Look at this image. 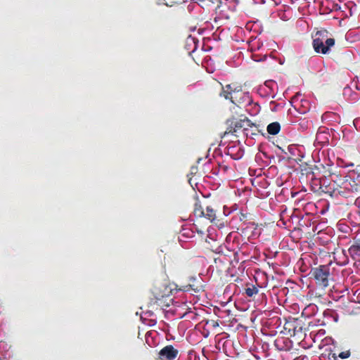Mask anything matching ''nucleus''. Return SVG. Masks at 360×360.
<instances>
[{"mask_svg":"<svg viewBox=\"0 0 360 360\" xmlns=\"http://www.w3.org/2000/svg\"><path fill=\"white\" fill-rule=\"evenodd\" d=\"M328 32L326 30L317 31L313 39V48L316 53L326 54L335 45V39L328 38Z\"/></svg>","mask_w":360,"mask_h":360,"instance_id":"f257e3e1","label":"nucleus"},{"mask_svg":"<svg viewBox=\"0 0 360 360\" xmlns=\"http://www.w3.org/2000/svg\"><path fill=\"white\" fill-rule=\"evenodd\" d=\"M310 274L319 288L324 289L328 286L330 269L328 266L321 265L317 268H314L311 270Z\"/></svg>","mask_w":360,"mask_h":360,"instance_id":"f03ea898","label":"nucleus"},{"mask_svg":"<svg viewBox=\"0 0 360 360\" xmlns=\"http://www.w3.org/2000/svg\"><path fill=\"white\" fill-rule=\"evenodd\" d=\"M253 125L254 124L247 117L239 120L232 121L229 127L224 132V136L226 134H233L237 136H239L238 134H242L243 136H248L249 127H252Z\"/></svg>","mask_w":360,"mask_h":360,"instance_id":"7ed1b4c3","label":"nucleus"},{"mask_svg":"<svg viewBox=\"0 0 360 360\" xmlns=\"http://www.w3.org/2000/svg\"><path fill=\"white\" fill-rule=\"evenodd\" d=\"M179 290L184 292H202L205 290L204 281L200 276H191L188 278V284L180 286Z\"/></svg>","mask_w":360,"mask_h":360,"instance_id":"20e7f679","label":"nucleus"},{"mask_svg":"<svg viewBox=\"0 0 360 360\" xmlns=\"http://www.w3.org/2000/svg\"><path fill=\"white\" fill-rule=\"evenodd\" d=\"M178 354L179 350L175 349L172 345H168L159 352L157 360H175Z\"/></svg>","mask_w":360,"mask_h":360,"instance_id":"39448f33","label":"nucleus"},{"mask_svg":"<svg viewBox=\"0 0 360 360\" xmlns=\"http://www.w3.org/2000/svg\"><path fill=\"white\" fill-rule=\"evenodd\" d=\"M221 86V91L219 95L224 97L225 99L229 100L235 93H240V84L237 82H233L229 84H226V86H223L222 84L220 83Z\"/></svg>","mask_w":360,"mask_h":360,"instance_id":"423d86ee","label":"nucleus"},{"mask_svg":"<svg viewBox=\"0 0 360 360\" xmlns=\"http://www.w3.org/2000/svg\"><path fill=\"white\" fill-rule=\"evenodd\" d=\"M239 92L240 93H235L229 100H230L232 103L236 105H239L240 104L246 102L250 103V98L249 94L243 91V86L241 84L240 85Z\"/></svg>","mask_w":360,"mask_h":360,"instance_id":"0eeeda50","label":"nucleus"},{"mask_svg":"<svg viewBox=\"0 0 360 360\" xmlns=\"http://www.w3.org/2000/svg\"><path fill=\"white\" fill-rule=\"evenodd\" d=\"M316 169L319 171V173L322 174L321 178V184H325L326 183V178L328 177H332L333 176L338 177V174L333 172L330 166L326 167L323 165H320V167L316 166Z\"/></svg>","mask_w":360,"mask_h":360,"instance_id":"6e6552de","label":"nucleus"},{"mask_svg":"<svg viewBox=\"0 0 360 360\" xmlns=\"http://www.w3.org/2000/svg\"><path fill=\"white\" fill-rule=\"evenodd\" d=\"M348 252L354 259L360 262V238L354 241V243L349 248Z\"/></svg>","mask_w":360,"mask_h":360,"instance_id":"1a4fd4ad","label":"nucleus"},{"mask_svg":"<svg viewBox=\"0 0 360 360\" xmlns=\"http://www.w3.org/2000/svg\"><path fill=\"white\" fill-rule=\"evenodd\" d=\"M343 184L345 185V188L348 189L349 194L360 193V184L356 183L354 180L344 181Z\"/></svg>","mask_w":360,"mask_h":360,"instance_id":"9d476101","label":"nucleus"},{"mask_svg":"<svg viewBox=\"0 0 360 360\" xmlns=\"http://www.w3.org/2000/svg\"><path fill=\"white\" fill-rule=\"evenodd\" d=\"M202 217H205L209 219L211 222L217 224V210L213 208L211 205H207L205 207V214Z\"/></svg>","mask_w":360,"mask_h":360,"instance_id":"9b49d317","label":"nucleus"},{"mask_svg":"<svg viewBox=\"0 0 360 360\" xmlns=\"http://www.w3.org/2000/svg\"><path fill=\"white\" fill-rule=\"evenodd\" d=\"M193 214L196 217H202L205 214L204 207L198 199L195 200L194 204Z\"/></svg>","mask_w":360,"mask_h":360,"instance_id":"f8f14e48","label":"nucleus"},{"mask_svg":"<svg viewBox=\"0 0 360 360\" xmlns=\"http://www.w3.org/2000/svg\"><path fill=\"white\" fill-rule=\"evenodd\" d=\"M267 132L271 135H276L281 130V125L278 122H274L267 126Z\"/></svg>","mask_w":360,"mask_h":360,"instance_id":"ddd939ff","label":"nucleus"},{"mask_svg":"<svg viewBox=\"0 0 360 360\" xmlns=\"http://www.w3.org/2000/svg\"><path fill=\"white\" fill-rule=\"evenodd\" d=\"M245 292L246 295L249 297H252L254 295L258 294L259 289L257 286L253 284L248 283L246 285V288H245Z\"/></svg>","mask_w":360,"mask_h":360,"instance_id":"4468645a","label":"nucleus"},{"mask_svg":"<svg viewBox=\"0 0 360 360\" xmlns=\"http://www.w3.org/2000/svg\"><path fill=\"white\" fill-rule=\"evenodd\" d=\"M298 322L296 320L292 321H286L284 324V333L287 335H291V333L293 330L295 329V326Z\"/></svg>","mask_w":360,"mask_h":360,"instance_id":"2eb2a0df","label":"nucleus"},{"mask_svg":"<svg viewBox=\"0 0 360 360\" xmlns=\"http://www.w3.org/2000/svg\"><path fill=\"white\" fill-rule=\"evenodd\" d=\"M333 193L335 195H339L346 198L352 197L349 194L348 189L345 188V186L343 187L340 186V188H333Z\"/></svg>","mask_w":360,"mask_h":360,"instance_id":"dca6fc26","label":"nucleus"},{"mask_svg":"<svg viewBox=\"0 0 360 360\" xmlns=\"http://www.w3.org/2000/svg\"><path fill=\"white\" fill-rule=\"evenodd\" d=\"M302 333V327L300 323H297L295 326V329L292 330L290 336L299 335Z\"/></svg>","mask_w":360,"mask_h":360,"instance_id":"f3484780","label":"nucleus"},{"mask_svg":"<svg viewBox=\"0 0 360 360\" xmlns=\"http://www.w3.org/2000/svg\"><path fill=\"white\" fill-rule=\"evenodd\" d=\"M351 355V352L349 350H346V351H343V352H341L339 354H338V356L342 359H347Z\"/></svg>","mask_w":360,"mask_h":360,"instance_id":"a211bd4d","label":"nucleus"},{"mask_svg":"<svg viewBox=\"0 0 360 360\" xmlns=\"http://www.w3.org/2000/svg\"><path fill=\"white\" fill-rule=\"evenodd\" d=\"M160 302H161V298L159 297H155V300L154 299L150 300V304L152 305V304H157L158 306H160V303H159Z\"/></svg>","mask_w":360,"mask_h":360,"instance_id":"6ab92c4d","label":"nucleus"},{"mask_svg":"<svg viewBox=\"0 0 360 360\" xmlns=\"http://www.w3.org/2000/svg\"><path fill=\"white\" fill-rule=\"evenodd\" d=\"M332 177H334V179H332V180L337 183L338 181H341V176L338 174V177H336L335 176H333Z\"/></svg>","mask_w":360,"mask_h":360,"instance_id":"aec40b11","label":"nucleus"},{"mask_svg":"<svg viewBox=\"0 0 360 360\" xmlns=\"http://www.w3.org/2000/svg\"><path fill=\"white\" fill-rule=\"evenodd\" d=\"M301 94L300 93H297L292 98V101L293 102H295V101L298 100V98L299 96H300Z\"/></svg>","mask_w":360,"mask_h":360,"instance_id":"412c9836","label":"nucleus"},{"mask_svg":"<svg viewBox=\"0 0 360 360\" xmlns=\"http://www.w3.org/2000/svg\"><path fill=\"white\" fill-rule=\"evenodd\" d=\"M356 88L360 91V80L358 79V81L356 82Z\"/></svg>","mask_w":360,"mask_h":360,"instance_id":"4be33fe9","label":"nucleus"},{"mask_svg":"<svg viewBox=\"0 0 360 360\" xmlns=\"http://www.w3.org/2000/svg\"><path fill=\"white\" fill-rule=\"evenodd\" d=\"M348 166H354L353 163L349 164Z\"/></svg>","mask_w":360,"mask_h":360,"instance_id":"5701e85b","label":"nucleus"}]
</instances>
